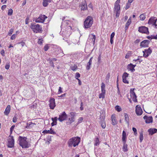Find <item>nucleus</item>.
Here are the masks:
<instances>
[{"mask_svg": "<svg viewBox=\"0 0 157 157\" xmlns=\"http://www.w3.org/2000/svg\"><path fill=\"white\" fill-rule=\"evenodd\" d=\"M132 129L133 131L134 132V135H136L137 134V130H136V128H135L133 127V128H132Z\"/></svg>", "mask_w": 157, "mask_h": 157, "instance_id": "nucleus-47", "label": "nucleus"}, {"mask_svg": "<svg viewBox=\"0 0 157 157\" xmlns=\"http://www.w3.org/2000/svg\"><path fill=\"white\" fill-rule=\"evenodd\" d=\"M144 53L143 56L144 57H147L150 55L152 52V50L150 48H149L148 49H145L144 51H143Z\"/></svg>", "mask_w": 157, "mask_h": 157, "instance_id": "nucleus-10", "label": "nucleus"}, {"mask_svg": "<svg viewBox=\"0 0 157 157\" xmlns=\"http://www.w3.org/2000/svg\"><path fill=\"white\" fill-rule=\"evenodd\" d=\"M124 117L125 118V120L127 123L129 124V118L128 116V114L126 113H124Z\"/></svg>", "mask_w": 157, "mask_h": 157, "instance_id": "nucleus-27", "label": "nucleus"}, {"mask_svg": "<svg viewBox=\"0 0 157 157\" xmlns=\"http://www.w3.org/2000/svg\"><path fill=\"white\" fill-rule=\"evenodd\" d=\"M134 89L133 90H132V89H131L130 90V96L131 97H135L136 95V94H135V93L134 91Z\"/></svg>", "mask_w": 157, "mask_h": 157, "instance_id": "nucleus-33", "label": "nucleus"}, {"mask_svg": "<svg viewBox=\"0 0 157 157\" xmlns=\"http://www.w3.org/2000/svg\"><path fill=\"white\" fill-rule=\"evenodd\" d=\"M77 67L76 65H74L71 66V69L73 71H75L77 69Z\"/></svg>", "mask_w": 157, "mask_h": 157, "instance_id": "nucleus-35", "label": "nucleus"}, {"mask_svg": "<svg viewBox=\"0 0 157 157\" xmlns=\"http://www.w3.org/2000/svg\"><path fill=\"white\" fill-rule=\"evenodd\" d=\"M93 38L92 39V42H93V44H94L95 43V40L96 39V36L95 35H93Z\"/></svg>", "mask_w": 157, "mask_h": 157, "instance_id": "nucleus-44", "label": "nucleus"}, {"mask_svg": "<svg viewBox=\"0 0 157 157\" xmlns=\"http://www.w3.org/2000/svg\"><path fill=\"white\" fill-rule=\"evenodd\" d=\"M80 6L82 7L81 8V10H84L87 9V5L86 1H84V2L82 3Z\"/></svg>", "mask_w": 157, "mask_h": 157, "instance_id": "nucleus-16", "label": "nucleus"}, {"mask_svg": "<svg viewBox=\"0 0 157 157\" xmlns=\"http://www.w3.org/2000/svg\"><path fill=\"white\" fill-rule=\"evenodd\" d=\"M111 119L112 121V124L114 125L117 124V120L116 119L115 114H113L111 116Z\"/></svg>", "mask_w": 157, "mask_h": 157, "instance_id": "nucleus-19", "label": "nucleus"}, {"mask_svg": "<svg viewBox=\"0 0 157 157\" xmlns=\"http://www.w3.org/2000/svg\"><path fill=\"white\" fill-rule=\"evenodd\" d=\"M115 35V33L114 32H113L110 35V38L113 39Z\"/></svg>", "mask_w": 157, "mask_h": 157, "instance_id": "nucleus-57", "label": "nucleus"}, {"mask_svg": "<svg viewBox=\"0 0 157 157\" xmlns=\"http://www.w3.org/2000/svg\"><path fill=\"white\" fill-rule=\"evenodd\" d=\"M49 105L50 108L51 109H53L56 106L55 99L54 98H51L49 100Z\"/></svg>", "mask_w": 157, "mask_h": 157, "instance_id": "nucleus-13", "label": "nucleus"}, {"mask_svg": "<svg viewBox=\"0 0 157 157\" xmlns=\"http://www.w3.org/2000/svg\"><path fill=\"white\" fill-rule=\"evenodd\" d=\"M93 59V57H92L90 59L89 62L87 64V66L86 67V69L87 70H89L90 69V66L91 65L92 62V60Z\"/></svg>", "mask_w": 157, "mask_h": 157, "instance_id": "nucleus-21", "label": "nucleus"}, {"mask_svg": "<svg viewBox=\"0 0 157 157\" xmlns=\"http://www.w3.org/2000/svg\"><path fill=\"white\" fill-rule=\"evenodd\" d=\"M101 62V56L99 55L98 58V64H100Z\"/></svg>", "mask_w": 157, "mask_h": 157, "instance_id": "nucleus-46", "label": "nucleus"}, {"mask_svg": "<svg viewBox=\"0 0 157 157\" xmlns=\"http://www.w3.org/2000/svg\"><path fill=\"white\" fill-rule=\"evenodd\" d=\"M143 139V133L142 132H140V142L141 143Z\"/></svg>", "mask_w": 157, "mask_h": 157, "instance_id": "nucleus-36", "label": "nucleus"}, {"mask_svg": "<svg viewBox=\"0 0 157 157\" xmlns=\"http://www.w3.org/2000/svg\"><path fill=\"white\" fill-rule=\"evenodd\" d=\"M115 109L118 112H120L121 110V107L118 105H116L115 107Z\"/></svg>", "mask_w": 157, "mask_h": 157, "instance_id": "nucleus-34", "label": "nucleus"}, {"mask_svg": "<svg viewBox=\"0 0 157 157\" xmlns=\"http://www.w3.org/2000/svg\"><path fill=\"white\" fill-rule=\"evenodd\" d=\"M126 142H125L124 143V142H123V151L124 152H126L128 151L127 149V144H126Z\"/></svg>", "mask_w": 157, "mask_h": 157, "instance_id": "nucleus-29", "label": "nucleus"}, {"mask_svg": "<svg viewBox=\"0 0 157 157\" xmlns=\"http://www.w3.org/2000/svg\"><path fill=\"white\" fill-rule=\"evenodd\" d=\"M149 41L148 40H145L142 41L140 43V46L141 47H146L148 46Z\"/></svg>", "mask_w": 157, "mask_h": 157, "instance_id": "nucleus-15", "label": "nucleus"}, {"mask_svg": "<svg viewBox=\"0 0 157 157\" xmlns=\"http://www.w3.org/2000/svg\"><path fill=\"white\" fill-rule=\"evenodd\" d=\"M30 27L32 29L34 33H41L42 32V28L39 24H35V23H32L31 24Z\"/></svg>", "mask_w": 157, "mask_h": 157, "instance_id": "nucleus-4", "label": "nucleus"}, {"mask_svg": "<svg viewBox=\"0 0 157 157\" xmlns=\"http://www.w3.org/2000/svg\"><path fill=\"white\" fill-rule=\"evenodd\" d=\"M138 31L141 33H145L147 34H148L149 32L148 30V28L144 26H142L139 28Z\"/></svg>", "mask_w": 157, "mask_h": 157, "instance_id": "nucleus-7", "label": "nucleus"}, {"mask_svg": "<svg viewBox=\"0 0 157 157\" xmlns=\"http://www.w3.org/2000/svg\"><path fill=\"white\" fill-rule=\"evenodd\" d=\"M67 117V115L65 112H63L62 114L59 115L58 120L60 122H62L66 119Z\"/></svg>", "mask_w": 157, "mask_h": 157, "instance_id": "nucleus-11", "label": "nucleus"}, {"mask_svg": "<svg viewBox=\"0 0 157 157\" xmlns=\"http://www.w3.org/2000/svg\"><path fill=\"white\" fill-rule=\"evenodd\" d=\"M10 105H8L4 113L5 115H8L10 113Z\"/></svg>", "mask_w": 157, "mask_h": 157, "instance_id": "nucleus-20", "label": "nucleus"}, {"mask_svg": "<svg viewBox=\"0 0 157 157\" xmlns=\"http://www.w3.org/2000/svg\"><path fill=\"white\" fill-rule=\"evenodd\" d=\"M101 126L103 128H105L106 127V124L104 118H103L102 120H101Z\"/></svg>", "mask_w": 157, "mask_h": 157, "instance_id": "nucleus-24", "label": "nucleus"}, {"mask_svg": "<svg viewBox=\"0 0 157 157\" xmlns=\"http://www.w3.org/2000/svg\"><path fill=\"white\" fill-rule=\"evenodd\" d=\"M49 61L50 64L51 65L54 67V64L53 62V61L52 60V59H51L49 58L48 60Z\"/></svg>", "mask_w": 157, "mask_h": 157, "instance_id": "nucleus-37", "label": "nucleus"}, {"mask_svg": "<svg viewBox=\"0 0 157 157\" xmlns=\"http://www.w3.org/2000/svg\"><path fill=\"white\" fill-rule=\"evenodd\" d=\"M57 117H55L54 118H52V120L53 122L52 123L51 125L52 126H53L57 124Z\"/></svg>", "mask_w": 157, "mask_h": 157, "instance_id": "nucleus-25", "label": "nucleus"}, {"mask_svg": "<svg viewBox=\"0 0 157 157\" xmlns=\"http://www.w3.org/2000/svg\"><path fill=\"white\" fill-rule=\"evenodd\" d=\"M15 126L14 125H13L10 128V132L11 134V133H12V132L13 130V129L15 127Z\"/></svg>", "mask_w": 157, "mask_h": 157, "instance_id": "nucleus-52", "label": "nucleus"}, {"mask_svg": "<svg viewBox=\"0 0 157 157\" xmlns=\"http://www.w3.org/2000/svg\"><path fill=\"white\" fill-rule=\"evenodd\" d=\"M157 131V129L155 128H151L148 130V132H149V134L150 135H152Z\"/></svg>", "mask_w": 157, "mask_h": 157, "instance_id": "nucleus-17", "label": "nucleus"}, {"mask_svg": "<svg viewBox=\"0 0 157 157\" xmlns=\"http://www.w3.org/2000/svg\"><path fill=\"white\" fill-rule=\"evenodd\" d=\"M83 120V118L82 117H80L78 119V124H79L82 122Z\"/></svg>", "mask_w": 157, "mask_h": 157, "instance_id": "nucleus-49", "label": "nucleus"}, {"mask_svg": "<svg viewBox=\"0 0 157 157\" xmlns=\"http://www.w3.org/2000/svg\"><path fill=\"white\" fill-rule=\"evenodd\" d=\"M17 44H21L22 47H24L25 44V42L23 41L18 43Z\"/></svg>", "mask_w": 157, "mask_h": 157, "instance_id": "nucleus-54", "label": "nucleus"}, {"mask_svg": "<svg viewBox=\"0 0 157 157\" xmlns=\"http://www.w3.org/2000/svg\"><path fill=\"white\" fill-rule=\"evenodd\" d=\"M6 7V5H3L1 7V9L2 10H4Z\"/></svg>", "mask_w": 157, "mask_h": 157, "instance_id": "nucleus-64", "label": "nucleus"}, {"mask_svg": "<svg viewBox=\"0 0 157 157\" xmlns=\"http://www.w3.org/2000/svg\"><path fill=\"white\" fill-rule=\"evenodd\" d=\"M123 82L125 83L128 84V82L126 80V78H122Z\"/></svg>", "mask_w": 157, "mask_h": 157, "instance_id": "nucleus-48", "label": "nucleus"}, {"mask_svg": "<svg viewBox=\"0 0 157 157\" xmlns=\"http://www.w3.org/2000/svg\"><path fill=\"white\" fill-rule=\"evenodd\" d=\"M13 29H11L9 31V32L8 33V35L9 36H10L11 35H12L13 33Z\"/></svg>", "mask_w": 157, "mask_h": 157, "instance_id": "nucleus-51", "label": "nucleus"}, {"mask_svg": "<svg viewBox=\"0 0 157 157\" xmlns=\"http://www.w3.org/2000/svg\"><path fill=\"white\" fill-rule=\"evenodd\" d=\"M140 20L142 21L144 20L145 18V17L144 14H142L140 16Z\"/></svg>", "mask_w": 157, "mask_h": 157, "instance_id": "nucleus-40", "label": "nucleus"}, {"mask_svg": "<svg viewBox=\"0 0 157 157\" xmlns=\"http://www.w3.org/2000/svg\"><path fill=\"white\" fill-rule=\"evenodd\" d=\"M70 114L71 116V118H74V117L75 115V113L74 112H71Z\"/></svg>", "mask_w": 157, "mask_h": 157, "instance_id": "nucleus-56", "label": "nucleus"}, {"mask_svg": "<svg viewBox=\"0 0 157 157\" xmlns=\"http://www.w3.org/2000/svg\"><path fill=\"white\" fill-rule=\"evenodd\" d=\"M120 2V0H117L115 3L114 10L115 11H116V17H118L119 16L120 12V6L119 4Z\"/></svg>", "mask_w": 157, "mask_h": 157, "instance_id": "nucleus-5", "label": "nucleus"}, {"mask_svg": "<svg viewBox=\"0 0 157 157\" xmlns=\"http://www.w3.org/2000/svg\"><path fill=\"white\" fill-rule=\"evenodd\" d=\"M13 13V10L12 9H10L8 13V15L9 16H11L12 14Z\"/></svg>", "mask_w": 157, "mask_h": 157, "instance_id": "nucleus-39", "label": "nucleus"}, {"mask_svg": "<svg viewBox=\"0 0 157 157\" xmlns=\"http://www.w3.org/2000/svg\"><path fill=\"white\" fill-rule=\"evenodd\" d=\"M143 118L145 120V121L146 123L148 124L152 123L153 121V118L152 117H147L146 116H145Z\"/></svg>", "mask_w": 157, "mask_h": 157, "instance_id": "nucleus-14", "label": "nucleus"}, {"mask_svg": "<svg viewBox=\"0 0 157 157\" xmlns=\"http://www.w3.org/2000/svg\"><path fill=\"white\" fill-rule=\"evenodd\" d=\"M8 140V147L9 148H12L14 147V140L12 136H10Z\"/></svg>", "mask_w": 157, "mask_h": 157, "instance_id": "nucleus-8", "label": "nucleus"}, {"mask_svg": "<svg viewBox=\"0 0 157 157\" xmlns=\"http://www.w3.org/2000/svg\"><path fill=\"white\" fill-rule=\"evenodd\" d=\"M140 41V40L137 39L135 41V43L136 44H137Z\"/></svg>", "mask_w": 157, "mask_h": 157, "instance_id": "nucleus-63", "label": "nucleus"}, {"mask_svg": "<svg viewBox=\"0 0 157 157\" xmlns=\"http://www.w3.org/2000/svg\"><path fill=\"white\" fill-rule=\"evenodd\" d=\"M10 67V64L9 63H7L5 66V68L6 69L8 70Z\"/></svg>", "mask_w": 157, "mask_h": 157, "instance_id": "nucleus-55", "label": "nucleus"}, {"mask_svg": "<svg viewBox=\"0 0 157 157\" xmlns=\"http://www.w3.org/2000/svg\"><path fill=\"white\" fill-rule=\"evenodd\" d=\"M51 2V0H44L43 2V6L44 7L47 6L48 4V3L50 2Z\"/></svg>", "mask_w": 157, "mask_h": 157, "instance_id": "nucleus-26", "label": "nucleus"}, {"mask_svg": "<svg viewBox=\"0 0 157 157\" xmlns=\"http://www.w3.org/2000/svg\"><path fill=\"white\" fill-rule=\"evenodd\" d=\"M43 40L42 38L39 39V40L38 41V43L40 44H42Z\"/></svg>", "mask_w": 157, "mask_h": 157, "instance_id": "nucleus-53", "label": "nucleus"}, {"mask_svg": "<svg viewBox=\"0 0 157 157\" xmlns=\"http://www.w3.org/2000/svg\"><path fill=\"white\" fill-rule=\"evenodd\" d=\"M70 21L69 20H66L65 21H63L62 22V24H66V25H68L69 24V22H70Z\"/></svg>", "mask_w": 157, "mask_h": 157, "instance_id": "nucleus-41", "label": "nucleus"}, {"mask_svg": "<svg viewBox=\"0 0 157 157\" xmlns=\"http://www.w3.org/2000/svg\"><path fill=\"white\" fill-rule=\"evenodd\" d=\"M49 130H44L43 132V133H49Z\"/></svg>", "mask_w": 157, "mask_h": 157, "instance_id": "nucleus-62", "label": "nucleus"}, {"mask_svg": "<svg viewBox=\"0 0 157 157\" xmlns=\"http://www.w3.org/2000/svg\"><path fill=\"white\" fill-rule=\"evenodd\" d=\"M68 121H69L68 122H67V124H70L73 122L75 121L74 118L71 117V118H69L68 119Z\"/></svg>", "mask_w": 157, "mask_h": 157, "instance_id": "nucleus-32", "label": "nucleus"}, {"mask_svg": "<svg viewBox=\"0 0 157 157\" xmlns=\"http://www.w3.org/2000/svg\"><path fill=\"white\" fill-rule=\"evenodd\" d=\"M128 74L126 72H124L122 76V78H126L128 76Z\"/></svg>", "mask_w": 157, "mask_h": 157, "instance_id": "nucleus-42", "label": "nucleus"}, {"mask_svg": "<svg viewBox=\"0 0 157 157\" xmlns=\"http://www.w3.org/2000/svg\"><path fill=\"white\" fill-rule=\"evenodd\" d=\"M17 118L16 117L14 116L13 118V121L14 122H16L17 121Z\"/></svg>", "mask_w": 157, "mask_h": 157, "instance_id": "nucleus-50", "label": "nucleus"}, {"mask_svg": "<svg viewBox=\"0 0 157 157\" xmlns=\"http://www.w3.org/2000/svg\"><path fill=\"white\" fill-rule=\"evenodd\" d=\"M131 54V52L129 51L128 52V53L125 56V58L126 59H128V58L130 57V55Z\"/></svg>", "mask_w": 157, "mask_h": 157, "instance_id": "nucleus-43", "label": "nucleus"}, {"mask_svg": "<svg viewBox=\"0 0 157 157\" xmlns=\"http://www.w3.org/2000/svg\"><path fill=\"white\" fill-rule=\"evenodd\" d=\"M50 132H49V133L52 134H55V132L52 129H51L50 130H49Z\"/></svg>", "mask_w": 157, "mask_h": 157, "instance_id": "nucleus-58", "label": "nucleus"}, {"mask_svg": "<svg viewBox=\"0 0 157 157\" xmlns=\"http://www.w3.org/2000/svg\"><path fill=\"white\" fill-rule=\"evenodd\" d=\"M126 133L124 131H123L122 135V142H124V143L126 142Z\"/></svg>", "mask_w": 157, "mask_h": 157, "instance_id": "nucleus-23", "label": "nucleus"}, {"mask_svg": "<svg viewBox=\"0 0 157 157\" xmlns=\"http://www.w3.org/2000/svg\"><path fill=\"white\" fill-rule=\"evenodd\" d=\"M16 38V36L15 34H13L12 35L11 37V40H13L15 39Z\"/></svg>", "mask_w": 157, "mask_h": 157, "instance_id": "nucleus-59", "label": "nucleus"}, {"mask_svg": "<svg viewBox=\"0 0 157 157\" xmlns=\"http://www.w3.org/2000/svg\"><path fill=\"white\" fill-rule=\"evenodd\" d=\"M136 113L138 116L141 115L142 114L143 112L140 105H137L136 106Z\"/></svg>", "mask_w": 157, "mask_h": 157, "instance_id": "nucleus-12", "label": "nucleus"}, {"mask_svg": "<svg viewBox=\"0 0 157 157\" xmlns=\"http://www.w3.org/2000/svg\"><path fill=\"white\" fill-rule=\"evenodd\" d=\"M136 66V65H133L132 63H130L129 64L127 67V69H129L130 70H131L132 69H133V68H134Z\"/></svg>", "mask_w": 157, "mask_h": 157, "instance_id": "nucleus-31", "label": "nucleus"}, {"mask_svg": "<svg viewBox=\"0 0 157 157\" xmlns=\"http://www.w3.org/2000/svg\"><path fill=\"white\" fill-rule=\"evenodd\" d=\"M94 141L95 142L94 144V145L96 146H98L100 144V141L98 137H96L95 138Z\"/></svg>", "mask_w": 157, "mask_h": 157, "instance_id": "nucleus-30", "label": "nucleus"}, {"mask_svg": "<svg viewBox=\"0 0 157 157\" xmlns=\"http://www.w3.org/2000/svg\"><path fill=\"white\" fill-rule=\"evenodd\" d=\"M131 23V17H130L128 19L127 22L125 26V30H127L128 29L129 26Z\"/></svg>", "mask_w": 157, "mask_h": 157, "instance_id": "nucleus-22", "label": "nucleus"}, {"mask_svg": "<svg viewBox=\"0 0 157 157\" xmlns=\"http://www.w3.org/2000/svg\"><path fill=\"white\" fill-rule=\"evenodd\" d=\"M80 138L78 137H73L70 139L68 142V146L71 147L73 146L75 147L78 146L80 142Z\"/></svg>", "mask_w": 157, "mask_h": 157, "instance_id": "nucleus-2", "label": "nucleus"}, {"mask_svg": "<svg viewBox=\"0 0 157 157\" xmlns=\"http://www.w3.org/2000/svg\"><path fill=\"white\" fill-rule=\"evenodd\" d=\"M35 21L37 23H43L44 22V21L42 15L40 16L37 18H36L35 20Z\"/></svg>", "mask_w": 157, "mask_h": 157, "instance_id": "nucleus-18", "label": "nucleus"}, {"mask_svg": "<svg viewBox=\"0 0 157 157\" xmlns=\"http://www.w3.org/2000/svg\"><path fill=\"white\" fill-rule=\"evenodd\" d=\"M27 138L25 137L19 136V144L23 148H28L30 146V144L27 141Z\"/></svg>", "mask_w": 157, "mask_h": 157, "instance_id": "nucleus-1", "label": "nucleus"}, {"mask_svg": "<svg viewBox=\"0 0 157 157\" xmlns=\"http://www.w3.org/2000/svg\"><path fill=\"white\" fill-rule=\"evenodd\" d=\"M30 123L29 124L28 123H27V125L26 127V128H31L34 126V125H36V124L34 123H33L32 122H30Z\"/></svg>", "mask_w": 157, "mask_h": 157, "instance_id": "nucleus-28", "label": "nucleus"}, {"mask_svg": "<svg viewBox=\"0 0 157 157\" xmlns=\"http://www.w3.org/2000/svg\"><path fill=\"white\" fill-rule=\"evenodd\" d=\"M157 21V19L156 17H151L149 19L148 23L149 24H152L153 26H155V28H156L157 25L156 24V22Z\"/></svg>", "mask_w": 157, "mask_h": 157, "instance_id": "nucleus-9", "label": "nucleus"}, {"mask_svg": "<svg viewBox=\"0 0 157 157\" xmlns=\"http://www.w3.org/2000/svg\"><path fill=\"white\" fill-rule=\"evenodd\" d=\"M93 22V17L90 16H88L84 22V28L86 29H88L90 27Z\"/></svg>", "mask_w": 157, "mask_h": 157, "instance_id": "nucleus-3", "label": "nucleus"}, {"mask_svg": "<svg viewBox=\"0 0 157 157\" xmlns=\"http://www.w3.org/2000/svg\"><path fill=\"white\" fill-rule=\"evenodd\" d=\"M136 97H137V96H136H136H135V97H133L132 98V100L133 101H134V102H137V100L136 99Z\"/></svg>", "mask_w": 157, "mask_h": 157, "instance_id": "nucleus-45", "label": "nucleus"}, {"mask_svg": "<svg viewBox=\"0 0 157 157\" xmlns=\"http://www.w3.org/2000/svg\"><path fill=\"white\" fill-rule=\"evenodd\" d=\"M49 48L48 44H46L44 47V49L45 51H47Z\"/></svg>", "mask_w": 157, "mask_h": 157, "instance_id": "nucleus-38", "label": "nucleus"}, {"mask_svg": "<svg viewBox=\"0 0 157 157\" xmlns=\"http://www.w3.org/2000/svg\"><path fill=\"white\" fill-rule=\"evenodd\" d=\"M75 77L76 78H79L80 77V74H79V73L78 72L76 73V74Z\"/></svg>", "mask_w": 157, "mask_h": 157, "instance_id": "nucleus-60", "label": "nucleus"}, {"mask_svg": "<svg viewBox=\"0 0 157 157\" xmlns=\"http://www.w3.org/2000/svg\"><path fill=\"white\" fill-rule=\"evenodd\" d=\"M152 38L153 39H157V35H156L155 36L154 35H151Z\"/></svg>", "mask_w": 157, "mask_h": 157, "instance_id": "nucleus-61", "label": "nucleus"}, {"mask_svg": "<svg viewBox=\"0 0 157 157\" xmlns=\"http://www.w3.org/2000/svg\"><path fill=\"white\" fill-rule=\"evenodd\" d=\"M105 84L102 82L101 86V93L99 94V98H102L103 99L105 98Z\"/></svg>", "mask_w": 157, "mask_h": 157, "instance_id": "nucleus-6", "label": "nucleus"}]
</instances>
